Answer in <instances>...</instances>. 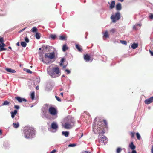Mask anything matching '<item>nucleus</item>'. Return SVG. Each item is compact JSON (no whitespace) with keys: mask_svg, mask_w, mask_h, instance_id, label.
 <instances>
[{"mask_svg":"<svg viewBox=\"0 0 153 153\" xmlns=\"http://www.w3.org/2000/svg\"><path fill=\"white\" fill-rule=\"evenodd\" d=\"M97 127V133L99 134L98 137L99 141L100 143H103L105 145L107 143L108 140L107 137L103 135L105 132L103 125L99 122Z\"/></svg>","mask_w":153,"mask_h":153,"instance_id":"f257e3e1","label":"nucleus"},{"mask_svg":"<svg viewBox=\"0 0 153 153\" xmlns=\"http://www.w3.org/2000/svg\"><path fill=\"white\" fill-rule=\"evenodd\" d=\"M23 132L25 137L27 139H32L35 137V131L33 127L25 126L24 128Z\"/></svg>","mask_w":153,"mask_h":153,"instance_id":"f03ea898","label":"nucleus"},{"mask_svg":"<svg viewBox=\"0 0 153 153\" xmlns=\"http://www.w3.org/2000/svg\"><path fill=\"white\" fill-rule=\"evenodd\" d=\"M63 122V123L62 124L63 127L65 129H68L72 127L75 121L73 118L70 116H68L64 119Z\"/></svg>","mask_w":153,"mask_h":153,"instance_id":"7ed1b4c3","label":"nucleus"},{"mask_svg":"<svg viewBox=\"0 0 153 153\" xmlns=\"http://www.w3.org/2000/svg\"><path fill=\"white\" fill-rule=\"evenodd\" d=\"M45 107L42 108V117L44 119H50L51 118L50 115L47 112V107L48 105L45 104Z\"/></svg>","mask_w":153,"mask_h":153,"instance_id":"20e7f679","label":"nucleus"},{"mask_svg":"<svg viewBox=\"0 0 153 153\" xmlns=\"http://www.w3.org/2000/svg\"><path fill=\"white\" fill-rule=\"evenodd\" d=\"M58 128V126L57 123L55 122L52 123L51 126L48 128V130L51 132L55 133Z\"/></svg>","mask_w":153,"mask_h":153,"instance_id":"39448f33","label":"nucleus"},{"mask_svg":"<svg viewBox=\"0 0 153 153\" xmlns=\"http://www.w3.org/2000/svg\"><path fill=\"white\" fill-rule=\"evenodd\" d=\"M49 112L52 116H54V118L57 117V109L51 106L49 108Z\"/></svg>","mask_w":153,"mask_h":153,"instance_id":"423d86ee","label":"nucleus"},{"mask_svg":"<svg viewBox=\"0 0 153 153\" xmlns=\"http://www.w3.org/2000/svg\"><path fill=\"white\" fill-rule=\"evenodd\" d=\"M120 18V15L119 12L115 13L114 16L112 15L111 17L112 22L114 23H115L117 21L119 20Z\"/></svg>","mask_w":153,"mask_h":153,"instance_id":"0eeeda50","label":"nucleus"},{"mask_svg":"<svg viewBox=\"0 0 153 153\" xmlns=\"http://www.w3.org/2000/svg\"><path fill=\"white\" fill-rule=\"evenodd\" d=\"M44 57L45 58H48L51 59H53L55 57V53L54 51L51 52L48 55V53H46L45 54Z\"/></svg>","mask_w":153,"mask_h":153,"instance_id":"6e6552de","label":"nucleus"},{"mask_svg":"<svg viewBox=\"0 0 153 153\" xmlns=\"http://www.w3.org/2000/svg\"><path fill=\"white\" fill-rule=\"evenodd\" d=\"M15 98L19 103H21L23 101L25 102H27V100L25 98H22L20 97L17 96Z\"/></svg>","mask_w":153,"mask_h":153,"instance_id":"1a4fd4ad","label":"nucleus"},{"mask_svg":"<svg viewBox=\"0 0 153 153\" xmlns=\"http://www.w3.org/2000/svg\"><path fill=\"white\" fill-rule=\"evenodd\" d=\"M84 59L86 62H91L92 61V60L91 59L90 56L88 54L84 55Z\"/></svg>","mask_w":153,"mask_h":153,"instance_id":"9d476101","label":"nucleus"},{"mask_svg":"<svg viewBox=\"0 0 153 153\" xmlns=\"http://www.w3.org/2000/svg\"><path fill=\"white\" fill-rule=\"evenodd\" d=\"M153 102V96L146 99L144 102L146 104H149Z\"/></svg>","mask_w":153,"mask_h":153,"instance_id":"9b49d317","label":"nucleus"},{"mask_svg":"<svg viewBox=\"0 0 153 153\" xmlns=\"http://www.w3.org/2000/svg\"><path fill=\"white\" fill-rule=\"evenodd\" d=\"M48 73L52 78H56L57 77L56 74L53 71H48Z\"/></svg>","mask_w":153,"mask_h":153,"instance_id":"f8f14e48","label":"nucleus"},{"mask_svg":"<svg viewBox=\"0 0 153 153\" xmlns=\"http://www.w3.org/2000/svg\"><path fill=\"white\" fill-rule=\"evenodd\" d=\"M52 70V71L57 74H58L59 73V68L57 67H53Z\"/></svg>","mask_w":153,"mask_h":153,"instance_id":"ddd939ff","label":"nucleus"},{"mask_svg":"<svg viewBox=\"0 0 153 153\" xmlns=\"http://www.w3.org/2000/svg\"><path fill=\"white\" fill-rule=\"evenodd\" d=\"M18 111L17 110H15L11 112V116L13 119L15 115L17 114Z\"/></svg>","mask_w":153,"mask_h":153,"instance_id":"4468645a","label":"nucleus"},{"mask_svg":"<svg viewBox=\"0 0 153 153\" xmlns=\"http://www.w3.org/2000/svg\"><path fill=\"white\" fill-rule=\"evenodd\" d=\"M42 47L43 48H45L46 50H49L50 49V48L52 47V46H49L46 45H42Z\"/></svg>","mask_w":153,"mask_h":153,"instance_id":"2eb2a0df","label":"nucleus"},{"mask_svg":"<svg viewBox=\"0 0 153 153\" xmlns=\"http://www.w3.org/2000/svg\"><path fill=\"white\" fill-rule=\"evenodd\" d=\"M6 70L8 72L10 73H14L16 72V71L10 68H5Z\"/></svg>","mask_w":153,"mask_h":153,"instance_id":"dca6fc26","label":"nucleus"},{"mask_svg":"<svg viewBox=\"0 0 153 153\" xmlns=\"http://www.w3.org/2000/svg\"><path fill=\"white\" fill-rule=\"evenodd\" d=\"M129 147L132 150H134L136 147L135 146L133 142H131L130 143L129 145Z\"/></svg>","mask_w":153,"mask_h":153,"instance_id":"f3484780","label":"nucleus"},{"mask_svg":"<svg viewBox=\"0 0 153 153\" xmlns=\"http://www.w3.org/2000/svg\"><path fill=\"white\" fill-rule=\"evenodd\" d=\"M65 59L64 57H62L61 58V60H60V64H59V65L60 66H62L63 65V63L65 62Z\"/></svg>","mask_w":153,"mask_h":153,"instance_id":"a211bd4d","label":"nucleus"},{"mask_svg":"<svg viewBox=\"0 0 153 153\" xmlns=\"http://www.w3.org/2000/svg\"><path fill=\"white\" fill-rule=\"evenodd\" d=\"M68 49V47L67 46L66 44H64L62 46V50L63 52L65 51Z\"/></svg>","mask_w":153,"mask_h":153,"instance_id":"6ab92c4d","label":"nucleus"},{"mask_svg":"<svg viewBox=\"0 0 153 153\" xmlns=\"http://www.w3.org/2000/svg\"><path fill=\"white\" fill-rule=\"evenodd\" d=\"M116 8L117 10H120L122 9L121 5L120 3L117 4L116 5Z\"/></svg>","mask_w":153,"mask_h":153,"instance_id":"aec40b11","label":"nucleus"},{"mask_svg":"<svg viewBox=\"0 0 153 153\" xmlns=\"http://www.w3.org/2000/svg\"><path fill=\"white\" fill-rule=\"evenodd\" d=\"M62 135L66 137H68L69 134V133L68 131H62Z\"/></svg>","mask_w":153,"mask_h":153,"instance_id":"412c9836","label":"nucleus"},{"mask_svg":"<svg viewBox=\"0 0 153 153\" xmlns=\"http://www.w3.org/2000/svg\"><path fill=\"white\" fill-rule=\"evenodd\" d=\"M75 46L76 48L79 52H81L82 50V49L80 47V45L78 44H76Z\"/></svg>","mask_w":153,"mask_h":153,"instance_id":"4be33fe9","label":"nucleus"},{"mask_svg":"<svg viewBox=\"0 0 153 153\" xmlns=\"http://www.w3.org/2000/svg\"><path fill=\"white\" fill-rule=\"evenodd\" d=\"M138 46V44L137 43H133L132 45H131V48L133 49H136L137 47Z\"/></svg>","mask_w":153,"mask_h":153,"instance_id":"5701e85b","label":"nucleus"},{"mask_svg":"<svg viewBox=\"0 0 153 153\" xmlns=\"http://www.w3.org/2000/svg\"><path fill=\"white\" fill-rule=\"evenodd\" d=\"M13 126L14 128H17L19 127V122H17L16 123H13Z\"/></svg>","mask_w":153,"mask_h":153,"instance_id":"b1692460","label":"nucleus"},{"mask_svg":"<svg viewBox=\"0 0 153 153\" xmlns=\"http://www.w3.org/2000/svg\"><path fill=\"white\" fill-rule=\"evenodd\" d=\"M115 4V1H112L110 5V9H112L114 7Z\"/></svg>","mask_w":153,"mask_h":153,"instance_id":"393cba45","label":"nucleus"},{"mask_svg":"<svg viewBox=\"0 0 153 153\" xmlns=\"http://www.w3.org/2000/svg\"><path fill=\"white\" fill-rule=\"evenodd\" d=\"M49 37L51 38L53 40H55L56 37V36L55 34H51L49 35Z\"/></svg>","mask_w":153,"mask_h":153,"instance_id":"a878e982","label":"nucleus"},{"mask_svg":"<svg viewBox=\"0 0 153 153\" xmlns=\"http://www.w3.org/2000/svg\"><path fill=\"white\" fill-rule=\"evenodd\" d=\"M35 37L37 39H39L40 38V34L38 32H36V33Z\"/></svg>","mask_w":153,"mask_h":153,"instance_id":"bb28decb","label":"nucleus"},{"mask_svg":"<svg viewBox=\"0 0 153 153\" xmlns=\"http://www.w3.org/2000/svg\"><path fill=\"white\" fill-rule=\"evenodd\" d=\"M21 44V46L23 47H25L27 45L26 43L25 42H22Z\"/></svg>","mask_w":153,"mask_h":153,"instance_id":"cd10ccee","label":"nucleus"},{"mask_svg":"<svg viewBox=\"0 0 153 153\" xmlns=\"http://www.w3.org/2000/svg\"><path fill=\"white\" fill-rule=\"evenodd\" d=\"M32 100H33L35 97V92H32L30 94Z\"/></svg>","mask_w":153,"mask_h":153,"instance_id":"c85d7f7f","label":"nucleus"},{"mask_svg":"<svg viewBox=\"0 0 153 153\" xmlns=\"http://www.w3.org/2000/svg\"><path fill=\"white\" fill-rule=\"evenodd\" d=\"M7 49L4 48L3 46L1 45V44H0V51H1L4 50H6Z\"/></svg>","mask_w":153,"mask_h":153,"instance_id":"c756f323","label":"nucleus"},{"mask_svg":"<svg viewBox=\"0 0 153 153\" xmlns=\"http://www.w3.org/2000/svg\"><path fill=\"white\" fill-rule=\"evenodd\" d=\"M122 149L120 147H118L117 148L116 150V153H120Z\"/></svg>","mask_w":153,"mask_h":153,"instance_id":"7c9ffc66","label":"nucleus"},{"mask_svg":"<svg viewBox=\"0 0 153 153\" xmlns=\"http://www.w3.org/2000/svg\"><path fill=\"white\" fill-rule=\"evenodd\" d=\"M103 37L106 38L108 37L109 36L108 34V32L107 31H106L105 32L103 35Z\"/></svg>","mask_w":153,"mask_h":153,"instance_id":"2f4dec72","label":"nucleus"},{"mask_svg":"<svg viewBox=\"0 0 153 153\" xmlns=\"http://www.w3.org/2000/svg\"><path fill=\"white\" fill-rule=\"evenodd\" d=\"M37 30V29L35 27H33L31 29L32 32H36Z\"/></svg>","mask_w":153,"mask_h":153,"instance_id":"473e14b6","label":"nucleus"},{"mask_svg":"<svg viewBox=\"0 0 153 153\" xmlns=\"http://www.w3.org/2000/svg\"><path fill=\"white\" fill-rule=\"evenodd\" d=\"M136 135L138 139L140 140L141 139L140 135L138 132H137L136 133Z\"/></svg>","mask_w":153,"mask_h":153,"instance_id":"72a5a7b5","label":"nucleus"},{"mask_svg":"<svg viewBox=\"0 0 153 153\" xmlns=\"http://www.w3.org/2000/svg\"><path fill=\"white\" fill-rule=\"evenodd\" d=\"M9 104V102L7 101H5L4 102L2 105H8Z\"/></svg>","mask_w":153,"mask_h":153,"instance_id":"f704fd0d","label":"nucleus"},{"mask_svg":"<svg viewBox=\"0 0 153 153\" xmlns=\"http://www.w3.org/2000/svg\"><path fill=\"white\" fill-rule=\"evenodd\" d=\"M59 39L62 40H66V37L65 36H60Z\"/></svg>","mask_w":153,"mask_h":153,"instance_id":"c9c22d12","label":"nucleus"},{"mask_svg":"<svg viewBox=\"0 0 153 153\" xmlns=\"http://www.w3.org/2000/svg\"><path fill=\"white\" fill-rule=\"evenodd\" d=\"M76 144L75 143L70 144L68 145V147H74L76 146Z\"/></svg>","mask_w":153,"mask_h":153,"instance_id":"e433bc0d","label":"nucleus"},{"mask_svg":"<svg viewBox=\"0 0 153 153\" xmlns=\"http://www.w3.org/2000/svg\"><path fill=\"white\" fill-rule=\"evenodd\" d=\"M24 39L26 42L28 43L29 42V40L27 36L25 37Z\"/></svg>","mask_w":153,"mask_h":153,"instance_id":"4c0bfd02","label":"nucleus"},{"mask_svg":"<svg viewBox=\"0 0 153 153\" xmlns=\"http://www.w3.org/2000/svg\"><path fill=\"white\" fill-rule=\"evenodd\" d=\"M120 42L122 44L124 45H126L127 44L126 41L125 40H120Z\"/></svg>","mask_w":153,"mask_h":153,"instance_id":"58836bf2","label":"nucleus"},{"mask_svg":"<svg viewBox=\"0 0 153 153\" xmlns=\"http://www.w3.org/2000/svg\"><path fill=\"white\" fill-rule=\"evenodd\" d=\"M110 31L112 33H113L116 32V29L115 28H112L111 29Z\"/></svg>","mask_w":153,"mask_h":153,"instance_id":"ea45409f","label":"nucleus"},{"mask_svg":"<svg viewBox=\"0 0 153 153\" xmlns=\"http://www.w3.org/2000/svg\"><path fill=\"white\" fill-rule=\"evenodd\" d=\"M40 60L41 61L44 63H45L46 64H47L48 63V62H45V61L43 59V57H42V58H40Z\"/></svg>","mask_w":153,"mask_h":153,"instance_id":"a19ab883","label":"nucleus"},{"mask_svg":"<svg viewBox=\"0 0 153 153\" xmlns=\"http://www.w3.org/2000/svg\"><path fill=\"white\" fill-rule=\"evenodd\" d=\"M65 72H67V74H69L71 73L70 71L68 69H65Z\"/></svg>","mask_w":153,"mask_h":153,"instance_id":"79ce46f5","label":"nucleus"},{"mask_svg":"<svg viewBox=\"0 0 153 153\" xmlns=\"http://www.w3.org/2000/svg\"><path fill=\"white\" fill-rule=\"evenodd\" d=\"M55 97L56 99V100L59 102H61V99L59 97H58L57 96H55Z\"/></svg>","mask_w":153,"mask_h":153,"instance_id":"37998d69","label":"nucleus"},{"mask_svg":"<svg viewBox=\"0 0 153 153\" xmlns=\"http://www.w3.org/2000/svg\"><path fill=\"white\" fill-rule=\"evenodd\" d=\"M26 71L27 72L29 73H30V74L32 73V72L29 69H26Z\"/></svg>","mask_w":153,"mask_h":153,"instance_id":"c03bdc74","label":"nucleus"},{"mask_svg":"<svg viewBox=\"0 0 153 153\" xmlns=\"http://www.w3.org/2000/svg\"><path fill=\"white\" fill-rule=\"evenodd\" d=\"M149 18L151 19H153V14L151 13L149 16Z\"/></svg>","mask_w":153,"mask_h":153,"instance_id":"a18cd8bd","label":"nucleus"},{"mask_svg":"<svg viewBox=\"0 0 153 153\" xmlns=\"http://www.w3.org/2000/svg\"><path fill=\"white\" fill-rule=\"evenodd\" d=\"M131 134L132 138H134V133L131 132Z\"/></svg>","mask_w":153,"mask_h":153,"instance_id":"49530a36","label":"nucleus"},{"mask_svg":"<svg viewBox=\"0 0 153 153\" xmlns=\"http://www.w3.org/2000/svg\"><path fill=\"white\" fill-rule=\"evenodd\" d=\"M14 108L16 109H18L19 108V106L17 105H15Z\"/></svg>","mask_w":153,"mask_h":153,"instance_id":"de8ad7c7","label":"nucleus"},{"mask_svg":"<svg viewBox=\"0 0 153 153\" xmlns=\"http://www.w3.org/2000/svg\"><path fill=\"white\" fill-rule=\"evenodd\" d=\"M3 42V39L2 37L0 38V42L1 43Z\"/></svg>","mask_w":153,"mask_h":153,"instance_id":"09e8293b","label":"nucleus"},{"mask_svg":"<svg viewBox=\"0 0 153 153\" xmlns=\"http://www.w3.org/2000/svg\"><path fill=\"white\" fill-rule=\"evenodd\" d=\"M103 121L104 122V123L105 124V126H107V122L106 120H103Z\"/></svg>","mask_w":153,"mask_h":153,"instance_id":"8fccbe9b","label":"nucleus"},{"mask_svg":"<svg viewBox=\"0 0 153 153\" xmlns=\"http://www.w3.org/2000/svg\"><path fill=\"white\" fill-rule=\"evenodd\" d=\"M149 51L151 55L152 56H153V52L150 50H149Z\"/></svg>","mask_w":153,"mask_h":153,"instance_id":"3c124183","label":"nucleus"},{"mask_svg":"<svg viewBox=\"0 0 153 153\" xmlns=\"http://www.w3.org/2000/svg\"><path fill=\"white\" fill-rule=\"evenodd\" d=\"M56 152V150L55 149H54L51 151L50 153H54Z\"/></svg>","mask_w":153,"mask_h":153,"instance_id":"603ef678","label":"nucleus"},{"mask_svg":"<svg viewBox=\"0 0 153 153\" xmlns=\"http://www.w3.org/2000/svg\"><path fill=\"white\" fill-rule=\"evenodd\" d=\"M26 28V27H25L23 29H22V30H21L19 31V33H21V32H22V31H23Z\"/></svg>","mask_w":153,"mask_h":153,"instance_id":"864d4df0","label":"nucleus"},{"mask_svg":"<svg viewBox=\"0 0 153 153\" xmlns=\"http://www.w3.org/2000/svg\"><path fill=\"white\" fill-rule=\"evenodd\" d=\"M131 153H137L136 151L134 150L132 151Z\"/></svg>","mask_w":153,"mask_h":153,"instance_id":"5fc2aeb1","label":"nucleus"},{"mask_svg":"<svg viewBox=\"0 0 153 153\" xmlns=\"http://www.w3.org/2000/svg\"><path fill=\"white\" fill-rule=\"evenodd\" d=\"M1 45H2V46H3V47H4L5 46H6V45L3 42H2V43H1Z\"/></svg>","mask_w":153,"mask_h":153,"instance_id":"6e6d98bb","label":"nucleus"},{"mask_svg":"<svg viewBox=\"0 0 153 153\" xmlns=\"http://www.w3.org/2000/svg\"><path fill=\"white\" fill-rule=\"evenodd\" d=\"M82 153H91L90 152L88 151H85Z\"/></svg>","mask_w":153,"mask_h":153,"instance_id":"4d7b16f0","label":"nucleus"},{"mask_svg":"<svg viewBox=\"0 0 153 153\" xmlns=\"http://www.w3.org/2000/svg\"><path fill=\"white\" fill-rule=\"evenodd\" d=\"M67 66V65H63L62 66L63 68H65Z\"/></svg>","mask_w":153,"mask_h":153,"instance_id":"13d9d810","label":"nucleus"},{"mask_svg":"<svg viewBox=\"0 0 153 153\" xmlns=\"http://www.w3.org/2000/svg\"><path fill=\"white\" fill-rule=\"evenodd\" d=\"M151 152H152V153H153V146H152V148Z\"/></svg>","mask_w":153,"mask_h":153,"instance_id":"bf43d9fd","label":"nucleus"},{"mask_svg":"<svg viewBox=\"0 0 153 153\" xmlns=\"http://www.w3.org/2000/svg\"><path fill=\"white\" fill-rule=\"evenodd\" d=\"M36 89L37 90H38L39 89V86H37L36 87Z\"/></svg>","mask_w":153,"mask_h":153,"instance_id":"052dcab7","label":"nucleus"},{"mask_svg":"<svg viewBox=\"0 0 153 153\" xmlns=\"http://www.w3.org/2000/svg\"><path fill=\"white\" fill-rule=\"evenodd\" d=\"M2 133V131L1 129H0V134L1 135Z\"/></svg>","mask_w":153,"mask_h":153,"instance_id":"680f3d73","label":"nucleus"},{"mask_svg":"<svg viewBox=\"0 0 153 153\" xmlns=\"http://www.w3.org/2000/svg\"><path fill=\"white\" fill-rule=\"evenodd\" d=\"M5 14H6V13H4V14H1V13L0 14V15L1 16H4V15H5Z\"/></svg>","mask_w":153,"mask_h":153,"instance_id":"e2e57ef3","label":"nucleus"},{"mask_svg":"<svg viewBox=\"0 0 153 153\" xmlns=\"http://www.w3.org/2000/svg\"><path fill=\"white\" fill-rule=\"evenodd\" d=\"M16 45L18 46H19V45H20V44L19 43V42H18V43H17Z\"/></svg>","mask_w":153,"mask_h":153,"instance_id":"0e129e2a","label":"nucleus"},{"mask_svg":"<svg viewBox=\"0 0 153 153\" xmlns=\"http://www.w3.org/2000/svg\"><path fill=\"white\" fill-rule=\"evenodd\" d=\"M136 25H135V26H133V29H136Z\"/></svg>","mask_w":153,"mask_h":153,"instance_id":"69168bd1","label":"nucleus"},{"mask_svg":"<svg viewBox=\"0 0 153 153\" xmlns=\"http://www.w3.org/2000/svg\"><path fill=\"white\" fill-rule=\"evenodd\" d=\"M136 26L138 25L139 26H141V25L140 24H136Z\"/></svg>","mask_w":153,"mask_h":153,"instance_id":"338daca9","label":"nucleus"},{"mask_svg":"<svg viewBox=\"0 0 153 153\" xmlns=\"http://www.w3.org/2000/svg\"><path fill=\"white\" fill-rule=\"evenodd\" d=\"M83 133H82L81 135V137H80V138H81L83 136Z\"/></svg>","mask_w":153,"mask_h":153,"instance_id":"774afa93","label":"nucleus"}]
</instances>
